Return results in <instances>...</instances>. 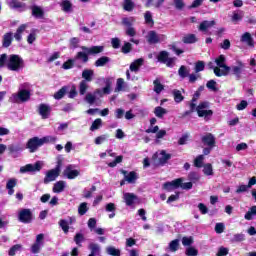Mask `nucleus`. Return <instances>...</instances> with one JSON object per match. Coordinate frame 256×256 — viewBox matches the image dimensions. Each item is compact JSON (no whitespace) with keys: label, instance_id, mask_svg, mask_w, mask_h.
Here are the masks:
<instances>
[{"label":"nucleus","instance_id":"f257e3e1","mask_svg":"<svg viewBox=\"0 0 256 256\" xmlns=\"http://www.w3.org/2000/svg\"><path fill=\"white\" fill-rule=\"evenodd\" d=\"M55 141H57V138L53 136H46L43 138L36 136L28 140L26 147L29 149L30 153H35V151H37L39 147H43L45 143H55Z\"/></svg>","mask_w":256,"mask_h":256},{"label":"nucleus","instance_id":"f03ea898","mask_svg":"<svg viewBox=\"0 0 256 256\" xmlns=\"http://www.w3.org/2000/svg\"><path fill=\"white\" fill-rule=\"evenodd\" d=\"M214 75L216 77H227L231 73V66H227V58L221 54L215 59Z\"/></svg>","mask_w":256,"mask_h":256},{"label":"nucleus","instance_id":"7ed1b4c3","mask_svg":"<svg viewBox=\"0 0 256 256\" xmlns=\"http://www.w3.org/2000/svg\"><path fill=\"white\" fill-rule=\"evenodd\" d=\"M31 99V92L27 89H21L9 98L10 103H27Z\"/></svg>","mask_w":256,"mask_h":256},{"label":"nucleus","instance_id":"20e7f679","mask_svg":"<svg viewBox=\"0 0 256 256\" xmlns=\"http://www.w3.org/2000/svg\"><path fill=\"white\" fill-rule=\"evenodd\" d=\"M23 66L24 62L17 54L10 55L8 63L6 64L9 71H19V69H23Z\"/></svg>","mask_w":256,"mask_h":256},{"label":"nucleus","instance_id":"39448f33","mask_svg":"<svg viewBox=\"0 0 256 256\" xmlns=\"http://www.w3.org/2000/svg\"><path fill=\"white\" fill-rule=\"evenodd\" d=\"M61 167H63V160L59 159L57 161L56 167L47 172L44 178V183L47 184V183H51V181H55L61 173Z\"/></svg>","mask_w":256,"mask_h":256},{"label":"nucleus","instance_id":"423d86ee","mask_svg":"<svg viewBox=\"0 0 256 256\" xmlns=\"http://www.w3.org/2000/svg\"><path fill=\"white\" fill-rule=\"evenodd\" d=\"M244 73L245 63H243L241 60L236 61V66H230L229 75H233L236 81H241Z\"/></svg>","mask_w":256,"mask_h":256},{"label":"nucleus","instance_id":"0eeeda50","mask_svg":"<svg viewBox=\"0 0 256 256\" xmlns=\"http://www.w3.org/2000/svg\"><path fill=\"white\" fill-rule=\"evenodd\" d=\"M18 221L24 223L25 225L33 223V212L29 208H24L18 213Z\"/></svg>","mask_w":256,"mask_h":256},{"label":"nucleus","instance_id":"6e6552de","mask_svg":"<svg viewBox=\"0 0 256 256\" xmlns=\"http://www.w3.org/2000/svg\"><path fill=\"white\" fill-rule=\"evenodd\" d=\"M181 183H183V178H177L171 182H165L162 186V189H164V191H168V193H171V191L179 189V187H181Z\"/></svg>","mask_w":256,"mask_h":256},{"label":"nucleus","instance_id":"1a4fd4ad","mask_svg":"<svg viewBox=\"0 0 256 256\" xmlns=\"http://www.w3.org/2000/svg\"><path fill=\"white\" fill-rule=\"evenodd\" d=\"M43 165L41 161H37L35 164H26L20 168V173H35V171H41Z\"/></svg>","mask_w":256,"mask_h":256},{"label":"nucleus","instance_id":"9d476101","mask_svg":"<svg viewBox=\"0 0 256 256\" xmlns=\"http://www.w3.org/2000/svg\"><path fill=\"white\" fill-rule=\"evenodd\" d=\"M215 25H217V22L215 20H204L198 26V31H201V33H204L205 35H211L209 29H211V27H215Z\"/></svg>","mask_w":256,"mask_h":256},{"label":"nucleus","instance_id":"9b49d317","mask_svg":"<svg viewBox=\"0 0 256 256\" xmlns=\"http://www.w3.org/2000/svg\"><path fill=\"white\" fill-rule=\"evenodd\" d=\"M82 51H85V53H88L89 55H99V53H103L105 51V46H81Z\"/></svg>","mask_w":256,"mask_h":256},{"label":"nucleus","instance_id":"f8f14e48","mask_svg":"<svg viewBox=\"0 0 256 256\" xmlns=\"http://www.w3.org/2000/svg\"><path fill=\"white\" fill-rule=\"evenodd\" d=\"M80 173L81 172L79 170H73V165L71 164L64 170V175L67 179H76V177H79Z\"/></svg>","mask_w":256,"mask_h":256},{"label":"nucleus","instance_id":"ddd939ff","mask_svg":"<svg viewBox=\"0 0 256 256\" xmlns=\"http://www.w3.org/2000/svg\"><path fill=\"white\" fill-rule=\"evenodd\" d=\"M201 141L208 147H215V136L212 133H207L206 135L202 136Z\"/></svg>","mask_w":256,"mask_h":256},{"label":"nucleus","instance_id":"4468645a","mask_svg":"<svg viewBox=\"0 0 256 256\" xmlns=\"http://www.w3.org/2000/svg\"><path fill=\"white\" fill-rule=\"evenodd\" d=\"M13 43V32H7L2 37V47L8 49Z\"/></svg>","mask_w":256,"mask_h":256},{"label":"nucleus","instance_id":"2eb2a0df","mask_svg":"<svg viewBox=\"0 0 256 256\" xmlns=\"http://www.w3.org/2000/svg\"><path fill=\"white\" fill-rule=\"evenodd\" d=\"M39 115H41L42 119H49V115H51V107L47 104H40Z\"/></svg>","mask_w":256,"mask_h":256},{"label":"nucleus","instance_id":"dca6fc26","mask_svg":"<svg viewBox=\"0 0 256 256\" xmlns=\"http://www.w3.org/2000/svg\"><path fill=\"white\" fill-rule=\"evenodd\" d=\"M143 63H145V59H143V58H138V59L134 60L130 64V71L137 73L139 71V69H141V67H143Z\"/></svg>","mask_w":256,"mask_h":256},{"label":"nucleus","instance_id":"f3484780","mask_svg":"<svg viewBox=\"0 0 256 256\" xmlns=\"http://www.w3.org/2000/svg\"><path fill=\"white\" fill-rule=\"evenodd\" d=\"M27 29V24H21L16 32L14 33V39L15 41H18V43H20V41H22L23 39V33H25V30Z\"/></svg>","mask_w":256,"mask_h":256},{"label":"nucleus","instance_id":"a211bd4d","mask_svg":"<svg viewBox=\"0 0 256 256\" xmlns=\"http://www.w3.org/2000/svg\"><path fill=\"white\" fill-rule=\"evenodd\" d=\"M94 93L100 97L103 95H109L111 93V80H106V86L102 90L96 89Z\"/></svg>","mask_w":256,"mask_h":256},{"label":"nucleus","instance_id":"6ab92c4d","mask_svg":"<svg viewBox=\"0 0 256 256\" xmlns=\"http://www.w3.org/2000/svg\"><path fill=\"white\" fill-rule=\"evenodd\" d=\"M32 15L36 19H43L45 17V11L42 10L41 7L34 5L31 7Z\"/></svg>","mask_w":256,"mask_h":256},{"label":"nucleus","instance_id":"aec40b11","mask_svg":"<svg viewBox=\"0 0 256 256\" xmlns=\"http://www.w3.org/2000/svg\"><path fill=\"white\" fill-rule=\"evenodd\" d=\"M122 175L125 177V181L127 183H133L134 181H137V172L131 171L129 174L126 170H121Z\"/></svg>","mask_w":256,"mask_h":256},{"label":"nucleus","instance_id":"412c9836","mask_svg":"<svg viewBox=\"0 0 256 256\" xmlns=\"http://www.w3.org/2000/svg\"><path fill=\"white\" fill-rule=\"evenodd\" d=\"M139 198L137 195L133 193H125L124 194V201L128 207H131L135 201H137Z\"/></svg>","mask_w":256,"mask_h":256},{"label":"nucleus","instance_id":"4be33fe9","mask_svg":"<svg viewBox=\"0 0 256 256\" xmlns=\"http://www.w3.org/2000/svg\"><path fill=\"white\" fill-rule=\"evenodd\" d=\"M60 7L64 13H71V11H73V3H71V0H63L60 3Z\"/></svg>","mask_w":256,"mask_h":256},{"label":"nucleus","instance_id":"5701e85b","mask_svg":"<svg viewBox=\"0 0 256 256\" xmlns=\"http://www.w3.org/2000/svg\"><path fill=\"white\" fill-rule=\"evenodd\" d=\"M93 75L94 72L91 69H85L82 72V81H85V83H91V81H93Z\"/></svg>","mask_w":256,"mask_h":256},{"label":"nucleus","instance_id":"b1692460","mask_svg":"<svg viewBox=\"0 0 256 256\" xmlns=\"http://www.w3.org/2000/svg\"><path fill=\"white\" fill-rule=\"evenodd\" d=\"M148 43L150 45H156V43H159L160 39H159V35H157V32L155 31H150L148 33V39H147Z\"/></svg>","mask_w":256,"mask_h":256},{"label":"nucleus","instance_id":"393cba45","mask_svg":"<svg viewBox=\"0 0 256 256\" xmlns=\"http://www.w3.org/2000/svg\"><path fill=\"white\" fill-rule=\"evenodd\" d=\"M161 157L158 158V163L163 167V165H167V161L171 159V154H168L165 150L160 152Z\"/></svg>","mask_w":256,"mask_h":256},{"label":"nucleus","instance_id":"a878e982","mask_svg":"<svg viewBox=\"0 0 256 256\" xmlns=\"http://www.w3.org/2000/svg\"><path fill=\"white\" fill-rule=\"evenodd\" d=\"M75 61H82L83 63H87L89 61V53L83 51V52H77V54L74 57Z\"/></svg>","mask_w":256,"mask_h":256},{"label":"nucleus","instance_id":"bb28decb","mask_svg":"<svg viewBox=\"0 0 256 256\" xmlns=\"http://www.w3.org/2000/svg\"><path fill=\"white\" fill-rule=\"evenodd\" d=\"M241 41L242 43H247L249 47H253L255 45V43L253 42V37H251V33L249 32H246L242 35Z\"/></svg>","mask_w":256,"mask_h":256},{"label":"nucleus","instance_id":"cd10ccee","mask_svg":"<svg viewBox=\"0 0 256 256\" xmlns=\"http://www.w3.org/2000/svg\"><path fill=\"white\" fill-rule=\"evenodd\" d=\"M8 7H10V9H23L25 7V3L19 0H10L8 2Z\"/></svg>","mask_w":256,"mask_h":256},{"label":"nucleus","instance_id":"c85d7f7f","mask_svg":"<svg viewBox=\"0 0 256 256\" xmlns=\"http://www.w3.org/2000/svg\"><path fill=\"white\" fill-rule=\"evenodd\" d=\"M109 61H111V58L107 56H102L95 61L94 65L95 67H105V65H107Z\"/></svg>","mask_w":256,"mask_h":256},{"label":"nucleus","instance_id":"c756f323","mask_svg":"<svg viewBox=\"0 0 256 256\" xmlns=\"http://www.w3.org/2000/svg\"><path fill=\"white\" fill-rule=\"evenodd\" d=\"M105 209L107 213H111L109 214V219H113V217H115V211H117V207L115 206V203L110 202L106 204Z\"/></svg>","mask_w":256,"mask_h":256},{"label":"nucleus","instance_id":"7c9ffc66","mask_svg":"<svg viewBox=\"0 0 256 256\" xmlns=\"http://www.w3.org/2000/svg\"><path fill=\"white\" fill-rule=\"evenodd\" d=\"M65 191V181H58L53 186V193H63Z\"/></svg>","mask_w":256,"mask_h":256},{"label":"nucleus","instance_id":"2f4dec72","mask_svg":"<svg viewBox=\"0 0 256 256\" xmlns=\"http://www.w3.org/2000/svg\"><path fill=\"white\" fill-rule=\"evenodd\" d=\"M154 115L158 117V119H163V116L167 115V109L157 106L154 109Z\"/></svg>","mask_w":256,"mask_h":256},{"label":"nucleus","instance_id":"473e14b6","mask_svg":"<svg viewBox=\"0 0 256 256\" xmlns=\"http://www.w3.org/2000/svg\"><path fill=\"white\" fill-rule=\"evenodd\" d=\"M169 59V52L162 50L159 52L158 56H157V61H159V63H167V60Z\"/></svg>","mask_w":256,"mask_h":256},{"label":"nucleus","instance_id":"72a5a7b5","mask_svg":"<svg viewBox=\"0 0 256 256\" xmlns=\"http://www.w3.org/2000/svg\"><path fill=\"white\" fill-rule=\"evenodd\" d=\"M182 41L187 45H191L193 43H197V36H195V34H188L183 37Z\"/></svg>","mask_w":256,"mask_h":256},{"label":"nucleus","instance_id":"f704fd0d","mask_svg":"<svg viewBox=\"0 0 256 256\" xmlns=\"http://www.w3.org/2000/svg\"><path fill=\"white\" fill-rule=\"evenodd\" d=\"M67 86H63L61 89H59L55 94H54V99L57 101L63 99L65 95L67 94Z\"/></svg>","mask_w":256,"mask_h":256},{"label":"nucleus","instance_id":"c9c22d12","mask_svg":"<svg viewBox=\"0 0 256 256\" xmlns=\"http://www.w3.org/2000/svg\"><path fill=\"white\" fill-rule=\"evenodd\" d=\"M172 94H173L175 103H181L185 99L183 94H181V90L174 89L172 91Z\"/></svg>","mask_w":256,"mask_h":256},{"label":"nucleus","instance_id":"e433bc0d","mask_svg":"<svg viewBox=\"0 0 256 256\" xmlns=\"http://www.w3.org/2000/svg\"><path fill=\"white\" fill-rule=\"evenodd\" d=\"M123 9L128 12L133 11V9H135V2H133V0H124Z\"/></svg>","mask_w":256,"mask_h":256},{"label":"nucleus","instance_id":"4c0bfd02","mask_svg":"<svg viewBox=\"0 0 256 256\" xmlns=\"http://www.w3.org/2000/svg\"><path fill=\"white\" fill-rule=\"evenodd\" d=\"M178 75L179 77H181V79L189 77V69H187V66H180V68L178 69Z\"/></svg>","mask_w":256,"mask_h":256},{"label":"nucleus","instance_id":"58836bf2","mask_svg":"<svg viewBox=\"0 0 256 256\" xmlns=\"http://www.w3.org/2000/svg\"><path fill=\"white\" fill-rule=\"evenodd\" d=\"M106 253H107V255H111V256H121V250H119L113 246H108L106 248Z\"/></svg>","mask_w":256,"mask_h":256},{"label":"nucleus","instance_id":"ea45409f","mask_svg":"<svg viewBox=\"0 0 256 256\" xmlns=\"http://www.w3.org/2000/svg\"><path fill=\"white\" fill-rule=\"evenodd\" d=\"M203 173L204 175H206L207 177L214 175L213 172V165L211 163H207L203 165Z\"/></svg>","mask_w":256,"mask_h":256},{"label":"nucleus","instance_id":"a19ab883","mask_svg":"<svg viewBox=\"0 0 256 256\" xmlns=\"http://www.w3.org/2000/svg\"><path fill=\"white\" fill-rule=\"evenodd\" d=\"M59 227H61L62 231L67 235L69 233V222L65 219H60L58 222Z\"/></svg>","mask_w":256,"mask_h":256},{"label":"nucleus","instance_id":"79ce46f5","mask_svg":"<svg viewBox=\"0 0 256 256\" xmlns=\"http://www.w3.org/2000/svg\"><path fill=\"white\" fill-rule=\"evenodd\" d=\"M131 51H133V44H131V42H124V45L121 48V53L127 55L128 53H131Z\"/></svg>","mask_w":256,"mask_h":256},{"label":"nucleus","instance_id":"37998d69","mask_svg":"<svg viewBox=\"0 0 256 256\" xmlns=\"http://www.w3.org/2000/svg\"><path fill=\"white\" fill-rule=\"evenodd\" d=\"M144 19H145L146 25H151V26L155 25V21L153 20V14H151L150 11L145 12Z\"/></svg>","mask_w":256,"mask_h":256},{"label":"nucleus","instance_id":"c03bdc74","mask_svg":"<svg viewBox=\"0 0 256 256\" xmlns=\"http://www.w3.org/2000/svg\"><path fill=\"white\" fill-rule=\"evenodd\" d=\"M205 160V156L203 154L198 155L195 159H194V167H197L198 169H201V167H203V161Z\"/></svg>","mask_w":256,"mask_h":256},{"label":"nucleus","instance_id":"a18cd8bd","mask_svg":"<svg viewBox=\"0 0 256 256\" xmlns=\"http://www.w3.org/2000/svg\"><path fill=\"white\" fill-rule=\"evenodd\" d=\"M83 241H85V236L82 233H76V235L74 236V243H76V245L79 247H83V245L81 244L83 243Z\"/></svg>","mask_w":256,"mask_h":256},{"label":"nucleus","instance_id":"49530a36","mask_svg":"<svg viewBox=\"0 0 256 256\" xmlns=\"http://www.w3.org/2000/svg\"><path fill=\"white\" fill-rule=\"evenodd\" d=\"M101 125H103V120H101V118L95 119L90 127V131H97V129H100Z\"/></svg>","mask_w":256,"mask_h":256},{"label":"nucleus","instance_id":"de8ad7c7","mask_svg":"<svg viewBox=\"0 0 256 256\" xmlns=\"http://www.w3.org/2000/svg\"><path fill=\"white\" fill-rule=\"evenodd\" d=\"M253 215H256V206L250 207L249 211L244 215V218L246 221H251V219H253Z\"/></svg>","mask_w":256,"mask_h":256},{"label":"nucleus","instance_id":"09e8293b","mask_svg":"<svg viewBox=\"0 0 256 256\" xmlns=\"http://www.w3.org/2000/svg\"><path fill=\"white\" fill-rule=\"evenodd\" d=\"M198 117H204L207 119V117H212L213 116V110H196Z\"/></svg>","mask_w":256,"mask_h":256},{"label":"nucleus","instance_id":"8fccbe9b","mask_svg":"<svg viewBox=\"0 0 256 256\" xmlns=\"http://www.w3.org/2000/svg\"><path fill=\"white\" fill-rule=\"evenodd\" d=\"M194 71L195 73H201V71H205V62L201 60L197 61L195 63Z\"/></svg>","mask_w":256,"mask_h":256},{"label":"nucleus","instance_id":"3c124183","mask_svg":"<svg viewBox=\"0 0 256 256\" xmlns=\"http://www.w3.org/2000/svg\"><path fill=\"white\" fill-rule=\"evenodd\" d=\"M87 89H89V84L85 81H80L79 83V93L80 95H85L87 93Z\"/></svg>","mask_w":256,"mask_h":256},{"label":"nucleus","instance_id":"603ef678","mask_svg":"<svg viewBox=\"0 0 256 256\" xmlns=\"http://www.w3.org/2000/svg\"><path fill=\"white\" fill-rule=\"evenodd\" d=\"M89 211V207L87 206V202H82L78 207L79 215L83 216Z\"/></svg>","mask_w":256,"mask_h":256},{"label":"nucleus","instance_id":"864d4df0","mask_svg":"<svg viewBox=\"0 0 256 256\" xmlns=\"http://www.w3.org/2000/svg\"><path fill=\"white\" fill-rule=\"evenodd\" d=\"M169 249L172 251V253H175V251L179 250V239L172 240L169 243Z\"/></svg>","mask_w":256,"mask_h":256},{"label":"nucleus","instance_id":"5fc2aeb1","mask_svg":"<svg viewBox=\"0 0 256 256\" xmlns=\"http://www.w3.org/2000/svg\"><path fill=\"white\" fill-rule=\"evenodd\" d=\"M22 247H23V246H22L21 244H15V245H13V246L9 249L8 255H9V256H15V254L17 253V251H21Z\"/></svg>","mask_w":256,"mask_h":256},{"label":"nucleus","instance_id":"6e6d98bb","mask_svg":"<svg viewBox=\"0 0 256 256\" xmlns=\"http://www.w3.org/2000/svg\"><path fill=\"white\" fill-rule=\"evenodd\" d=\"M133 23H135V18L133 17H125L122 19V25H124L125 27H133Z\"/></svg>","mask_w":256,"mask_h":256},{"label":"nucleus","instance_id":"4d7b16f0","mask_svg":"<svg viewBox=\"0 0 256 256\" xmlns=\"http://www.w3.org/2000/svg\"><path fill=\"white\" fill-rule=\"evenodd\" d=\"M154 91L155 93H161V91H163V89H165V86H163V84H161V82H159V80H154Z\"/></svg>","mask_w":256,"mask_h":256},{"label":"nucleus","instance_id":"13d9d810","mask_svg":"<svg viewBox=\"0 0 256 256\" xmlns=\"http://www.w3.org/2000/svg\"><path fill=\"white\" fill-rule=\"evenodd\" d=\"M73 67H75V60L73 59H68L62 65V68H64L65 70L73 69Z\"/></svg>","mask_w":256,"mask_h":256},{"label":"nucleus","instance_id":"bf43d9fd","mask_svg":"<svg viewBox=\"0 0 256 256\" xmlns=\"http://www.w3.org/2000/svg\"><path fill=\"white\" fill-rule=\"evenodd\" d=\"M206 87L207 89H210L211 91H219V89L217 88V82L215 80H209L206 83Z\"/></svg>","mask_w":256,"mask_h":256},{"label":"nucleus","instance_id":"052dcab7","mask_svg":"<svg viewBox=\"0 0 256 256\" xmlns=\"http://www.w3.org/2000/svg\"><path fill=\"white\" fill-rule=\"evenodd\" d=\"M185 255L197 256V255H199V250H197L195 247H188L185 251Z\"/></svg>","mask_w":256,"mask_h":256},{"label":"nucleus","instance_id":"680f3d73","mask_svg":"<svg viewBox=\"0 0 256 256\" xmlns=\"http://www.w3.org/2000/svg\"><path fill=\"white\" fill-rule=\"evenodd\" d=\"M118 163H123V155L117 156L114 161L108 163V167H117Z\"/></svg>","mask_w":256,"mask_h":256},{"label":"nucleus","instance_id":"e2e57ef3","mask_svg":"<svg viewBox=\"0 0 256 256\" xmlns=\"http://www.w3.org/2000/svg\"><path fill=\"white\" fill-rule=\"evenodd\" d=\"M182 245H184V247H191V245H193V238H192V236H190V237H183L182 238Z\"/></svg>","mask_w":256,"mask_h":256},{"label":"nucleus","instance_id":"0e129e2a","mask_svg":"<svg viewBox=\"0 0 256 256\" xmlns=\"http://www.w3.org/2000/svg\"><path fill=\"white\" fill-rule=\"evenodd\" d=\"M9 153H19V151H23V148L21 146H15L13 144L8 146Z\"/></svg>","mask_w":256,"mask_h":256},{"label":"nucleus","instance_id":"69168bd1","mask_svg":"<svg viewBox=\"0 0 256 256\" xmlns=\"http://www.w3.org/2000/svg\"><path fill=\"white\" fill-rule=\"evenodd\" d=\"M203 1L205 0H194L190 6H188V9H197L198 7H201L203 5Z\"/></svg>","mask_w":256,"mask_h":256},{"label":"nucleus","instance_id":"338daca9","mask_svg":"<svg viewBox=\"0 0 256 256\" xmlns=\"http://www.w3.org/2000/svg\"><path fill=\"white\" fill-rule=\"evenodd\" d=\"M226 255H229V248H225V247L221 246L218 249L216 256H226Z\"/></svg>","mask_w":256,"mask_h":256},{"label":"nucleus","instance_id":"774afa93","mask_svg":"<svg viewBox=\"0 0 256 256\" xmlns=\"http://www.w3.org/2000/svg\"><path fill=\"white\" fill-rule=\"evenodd\" d=\"M111 45L113 49H119V47H121V40L119 38H112Z\"/></svg>","mask_w":256,"mask_h":256}]
</instances>
